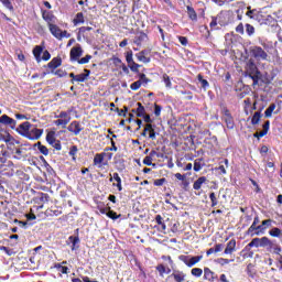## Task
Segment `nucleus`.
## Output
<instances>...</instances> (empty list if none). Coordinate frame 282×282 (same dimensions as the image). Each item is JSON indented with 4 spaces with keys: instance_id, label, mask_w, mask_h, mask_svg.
Masks as SVG:
<instances>
[{
    "instance_id": "f257e3e1",
    "label": "nucleus",
    "mask_w": 282,
    "mask_h": 282,
    "mask_svg": "<svg viewBox=\"0 0 282 282\" xmlns=\"http://www.w3.org/2000/svg\"><path fill=\"white\" fill-rule=\"evenodd\" d=\"M180 261H182L183 263H185V265H187V268H193V265H197V263H199V261H202V259H204V256H180L178 257Z\"/></svg>"
},
{
    "instance_id": "f03ea898",
    "label": "nucleus",
    "mask_w": 282,
    "mask_h": 282,
    "mask_svg": "<svg viewBox=\"0 0 282 282\" xmlns=\"http://www.w3.org/2000/svg\"><path fill=\"white\" fill-rule=\"evenodd\" d=\"M248 246L249 248H268V246H272V241L268 237L254 238Z\"/></svg>"
},
{
    "instance_id": "7ed1b4c3",
    "label": "nucleus",
    "mask_w": 282,
    "mask_h": 282,
    "mask_svg": "<svg viewBox=\"0 0 282 282\" xmlns=\"http://www.w3.org/2000/svg\"><path fill=\"white\" fill-rule=\"evenodd\" d=\"M251 54L257 61H268V53H265L261 46L251 48Z\"/></svg>"
},
{
    "instance_id": "20e7f679",
    "label": "nucleus",
    "mask_w": 282,
    "mask_h": 282,
    "mask_svg": "<svg viewBox=\"0 0 282 282\" xmlns=\"http://www.w3.org/2000/svg\"><path fill=\"white\" fill-rule=\"evenodd\" d=\"M247 69L250 78L253 80V85H259V70H257V65H254V63H249Z\"/></svg>"
},
{
    "instance_id": "39448f33",
    "label": "nucleus",
    "mask_w": 282,
    "mask_h": 282,
    "mask_svg": "<svg viewBox=\"0 0 282 282\" xmlns=\"http://www.w3.org/2000/svg\"><path fill=\"white\" fill-rule=\"evenodd\" d=\"M0 124H4L6 127H10V129L17 128V120L10 118L8 115H2L0 117Z\"/></svg>"
},
{
    "instance_id": "423d86ee",
    "label": "nucleus",
    "mask_w": 282,
    "mask_h": 282,
    "mask_svg": "<svg viewBox=\"0 0 282 282\" xmlns=\"http://www.w3.org/2000/svg\"><path fill=\"white\" fill-rule=\"evenodd\" d=\"M150 52L148 50H143L139 53L135 54V58L137 61H139V63H151V57H149Z\"/></svg>"
},
{
    "instance_id": "0eeeda50",
    "label": "nucleus",
    "mask_w": 282,
    "mask_h": 282,
    "mask_svg": "<svg viewBox=\"0 0 282 282\" xmlns=\"http://www.w3.org/2000/svg\"><path fill=\"white\" fill-rule=\"evenodd\" d=\"M83 56V47L80 45L74 46L70 50V61H78Z\"/></svg>"
},
{
    "instance_id": "6e6552de",
    "label": "nucleus",
    "mask_w": 282,
    "mask_h": 282,
    "mask_svg": "<svg viewBox=\"0 0 282 282\" xmlns=\"http://www.w3.org/2000/svg\"><path fill=\"white\" fill-rule=\"evenodd\" d=\"M41 135H43V129L33 128L29 130L26 138H29V140H39Z\"/></svg>"
},
{
    "instance_id": "1a4fd4ad",
    "label": "nucleus",
    "mask_w": 282,
    "mask_h": 282,
    "mask_svg": "<svg viewBox=\"0 0 282 282\" xmlns=\"http://www.w3.org/2000/svg\"><path fill=\"white\" fill-rule=\"evenodd\" d=\"M67 129L70 133H74V135H78L80 131H83V127H80V122L78 121H73Z\"/></svg>"
},
{
    "instance_id": "9d476101",
    "label": "nucleus",
    "mask_w": 282,
    "mask_h": 282,
    "mask_svg": "<svg viewBox=\"0 0 282 282\" xmlns=\"http://www.w3.org/2000/svg\"><path fill=\"white\" fill-rule=\"evenodd\" d=\"M48 30L51 32V34L53 36H55V39H58V41H61V32L63 30H61V28H58V25L54 24V23H48Z\"/></svg>"
},
{
    "instance_id": "9b49d317",
    "label": "nucleus",
    "mask_w": 282,
    "mask_h": 282,
    "mask_svg": "<svg viewBox=\"0 0 282 282\" xmlns=\"http://www.w3.org/2000/svg\"><path fill=\"white\" fill-rule=\"evenodd\" d=\"M78 243H80V238L77 236H69L67 245H70L72 250H78Z\"/></svg>"
},
{
    "instance_id": "f8f14e48",
    "label": "nucleus",
    "mask_w": 282,
    "mask_h": 282,
    "mask_svg": "<svg viewBox=\"0 0 282 282\" xmlns=\"http://www.w3.org/2000/svg\"><path fill=\"white\" fill-rule=\"evenodd\" d=\"M30 122L25 121L19 126L18 131L19 133H21V135H24V138H26V135L30 133Z\"/></svg>"
},
{
    "instance_id": "ddd939ff",
    "label": "nucleus",
    "mask_w": 282,
    "mask_h": 282,
    "mask_svg": "<svg viewBox=\"0 0 282 282\" xmlns=\"http://www.w3.org/2000/svg\"><path fill=\"white\" fill-rule=\"evenodd\" d=\"M175 282H184L186 280V273L183 271H173L171 274Z\"/></svg>"
},
{
    "instance_id": "4468645a",
    "label": "nucleus",
    "mask_w": 282,
    "mask_h": 282,
    "mask_svg": "<svg viewBox=\"0 0 282 282\" xmlns=\"http://www.w3.org/2000/svg\"><path fill=\"white\" fill-rule=\"evenodd\" d=\"M155 155H158V152L151 151L150 154L143 159V164H145V166H155V164H153V158H155Z\"/></svg>"
},
{
    "instance_id": "2eb2a0df",
    "label": "nucleus",
    "mask_w": 282,
    "mask_h": 282,
    "mask_svg": "<svg viewBox=\"0 0 282 282\" xmlns=\"http://www.w3.org/2000/svg\"><path fill=\"white\" fill-rule=\"evenodd\" d=\"M237 248V241L235 239H231L225 249V254H232Z\"/></svg>"
},
{
    "instance_id": "dca6fc26",
    "label": "nucleus",
    "mask_w": 282,
    "mask_h": 282,
    "mask_svg": "<svg viewBox=\"0 0 282 282\" xmlns=\"http://www.w3.org/2000/svg\"><path fill=\"white\" fill-rule=\"evenodd\" d=\"M90 73L91 72L89 69H85L84 73L76 75L75 83H85V80H87V78H89Z\"/></svg>"
},
{
    "instance_id": "f3484780",
    "label": "nucleus",
    "mask_w": 282,
    "mask_h": 282,
    "mask_svg": "<svg viewBox=\"0 0 282 282\" xmlns=\"http://www.w3.org/2000/svg\"><path fill=\"white\" fill-rule=\"evenodd\" d=\"M224 120L228 129H235V121L232 120V116H230V112H225Z\"/></svg>"
},
{
    "instance_id": "a211bd4d",
    "label": "nucleus",
    "mask_w": 282,
    "mask_h": 282,
    "mask_svg": "<svg viewBox=\"0 0 282 282\" xmlns=\"http://www.w3.org/2000/svg\"><path fill=\"white\" fill-rule=\"evenodd\" d=\"M147 41H149V36L145 33H139L134 39L135 45H142L143 43H147Z\"/></svg>"
},
{
    "instance_id": "6ab92c4d",
    "label": "nucleus",
    "mask_w": 282,
    "mask_h": 282,
    "mask_svg": "<svg viewBox=\"0 0 282 282\" xmlns=\"http://www.w3.org/2000/svg\"><path fill=\"white\" fill-rule=\"evenodd\" d=\"M70 121H72V118H67V119L58 118L57 120L54 121V124L56 127H62V129H66L67 124H69Z\"/></svg>"
},
{
    "instance_id": "aec40b11",
    "label": "nucleus",
    "mask_w": 282,
    "mask_h": 282,
    "mask_svg": "<svg viewBox=\"0 0 282 282\" xmlns=\"http://www.w3.org/2000/svg\"><path fill=\"white\" fill-rule=\"evenodd\" d=\"M262 129L263 130L261 132L254 134L256 138H263V135H268V131H270V121H265Z\"/></svg>"
},
{
    "instance_id": "412c9836",
    "label": "nucleus",
    "mask_w": 282,
    "mask_h": 282,
    "mask_svg": "<svg viewBox=\"0 0 282 282\" xmlns=\"http://www.w3.org/2000/svg\"><path fill=\"white\" fill-rule=\"evenodd\" d=\"M102 162H105V153L96 154L94 158V164L95 166H102Z\"/></svg>"
},
{
    "instance_id": "4be33fe9",
    "label": "nucleus",
    "mask_w": 282,
    "mask_h": 282,
    "mask_svg": "<svg viewBox=\"0 0 282 282\" xmlns=\"http://www.w3.org/2000/svg\"><path fill=\"white\" fill-rule=\"evenodd\" d=\"M42 17L44 21H47V23H54V20L56 19L54 14L50 11H43Z\"/></svg>"
},
{
    "instance_id": "5701e85b",
    "label": "nucleus",
    "mask_w": 282,
    "mask_h": 282,
    "mask_svg": "<svg viewBox=\"0 0 282 282\" xmlns=\"http://www.w3.org/2000/svg\"><path fill=\"white\" fill-rule=\"evenodd\" d=\"M41 54H43V47H41V46H35V47L33 48V55H34L35 61H36L37 63H41V61H42Z\"/></svg>"
},
{
    "instance_id": "b1692460",
    "label": "nucleus",
    "mask_w": 282,
    "mask_h": 282,
    "mask_svg": "<svg viewBox=\"0 0 282 282\" xmlns=\"http://www.w3.org/2000/svg\"><path fill=\"white\" fill-rule=\"evenodd\" d=\"M206 182V177L205 176H200L197 181L194 182L193 184V188L194 191H199V188H202V186L205 184Z\"/></svg>"
},
{
    "instance_id": "393cba45",
    "label": "nucleus",
    "mask_w": 282,
    "mask_h": 282,
    "mask_svg": "<svg viewBox=\"0 0 282 282\" xmlns=\"http://www.w3.org/2000/svg\"><path fill=\"white\" fill-rule=\"evenodd\" d=\"M73 23L74 25H80L85 23V15L83 14V12H79L75 15Z\"/></svg>"
},
{
    "instance_id": "a878e982",
    "label": "nucleus",
    "mask_w": 282,
    "mask_h": 282,
    "mask_svg": "<svg viewBox=\"0 0 282 282\" xmlns=\"http://www.w3.org/2000/svg\"><path fill=\"white\" fill-rule=\"evenodd\" d=\"M145 131H148L150 140H155V129H153V124L147 123Z\"/></svg>"
},
{
    "instance_id": "bb28decb",
    "label": "nucleus",
    "mask_w": 282,
    "mask_h": 282,
    "mask_svg": "<svg viewBox=\"0 0 282 282\" xmlns=\"http://www.w3.org/2000/svg\"><path fill=\"white\" fill-rule=\"evenodd\" d=\"M274 109H276V104H271L268 109L264 111L265 118H272V113H274Z\"/></svg>"
},
{
    "instance_id": "cd10ccee",
    "label": "nucleus",
    "mask_w": 282,
    "mask_h": 282,
    "mask_svg": "<svg viewBox=\"0 0 282 282\" xmlns=\"http://www.w3.org/2000/svg\"><path fill=\"white\" fill-rule=\"evenodd\" d=\"M187 14L192 21H197V12H195L193 7L187 6Z\"/></svg>"
},
{
    "instance_id": "c85d7f7f",
    "label": "nucleus",
    "mask_w": 282,
    "mask_h": 282,
    "mask_svg": "<svg viewBox=\"0 0 282 282\" xmlns=\"http://www.w3.org/2000/svg\"><path fill=\"white\" fill-rule=\"evenodd\" d=\"M202 169H204V163H202V159H196L194 161V171L196 173H199V171H202Z\"/></svg>"
},
{
    "instance_id": "c756f323",
    "label": "nucleus",
    "mask_w": 282,
    "mask_h": 282,
    "mask_svg": "<svg viewBox=\"0 0 282 282\" xmlns=\"http://www.w3.org/2000/svg\"><path fill=\"white\" fill-rule=\"evenodd\" d=\"M48 67H51V69H56V67H61V58H53L50 63H48Z\"/></svg>"
},
{
    "instance_id": "7c9ffc66",
    "label": "nucleus",
    "mask_w": 282,
    "mask_h": 282,
    "mask_svg": "<svg viewBox=\"0 0 282 282\" xmlns=\"http://www.w3.org/2000/svg\"><path fill=\"white\" fill-rule=\"evenodd\" d=\"M2 6L7 8V10H10V12L14 11V7L12 6V0H0Z\"/></svg>"
},
{
    "instance_id": "2f4dec72",
    "label": "nucleus",
    "mask_w": 282,
    "mask_h": 282,
    "mask_svg": "<svg viewBox=\"0 0 282 282\" xmlns=\"http://www.w3.org/2000/svg\"><path fill=\"white\" fill-rule=\"evenodd\" d=\"M137 105H138L137 116H138V118H142V116L147 115V112L144 110V106H142L140 102H138Z\"/></svg>"
},
{
    "instance_id": "473e14b6",
    "label": "nucleus",
    "mask_w": 282,
    "mask_h": 282,
    "mask_svg": "<svg viewBox=\"0 0 282 282\" xmlns=\"http://www.w3.org/2000/svg\"><path fill=\"white\" fill-rule=\"evenodd\" d=\"M162 78H163V83H164L165 87L167 89H171L173 87V84L171 83V77H169V75L164 74Z\"/></svg>"
},
{
    "instance_id": "72a5a7b5",
    "label": "nucleus",
    "mask_w": 282,
    "mask_h": 282,
    "mask_svg": "<svg viewBox=\"0 0 282 282\" xmlns=\"http://www.w3.org/2000/svg\"><path fill=\"white\" fill-rule=\"evenodd\" d=\"M37 149H39L40 153H42V155L50 154V150H47V147L41 144V142L37 143Z\"/></svg>"
},
{
    "instance_id": "f704fd0d",
    "label": "nucleus",
    "mask_w": 282,
    "mask_h": 282,
    "mask_svg": "<svg viewBox=\"0 0 282 282\" xmlns=\"http://www.w3.org/2000/svg\"><path fill=\"white\" fill-rule=\"evenodd\" d=\"M46 142H48V144H54L56 142V137H55L54 132L47 133Z\"/></svg>"
},
{
    "instance_id": "c9c22d12",
    "label": "nucleus",
    "mask_w": 282,
    "mask_h": 282,
    "mask_svg": "<svg viewBox=\"0 0 282 282\" xmlns=\"http://www.w3.org/2000/svg\"><path fill=\"white\" fill-rule=\"evenodd\" d=\"M13 158L15 160H25V155H23V151L21 149H17Z\"/></svg>"
},
{
    "instance_id": "e433bc0d",
    "label": "nucleus",
    "mask_w": 282,
    "mask_h": 282,
    "mask_svg": "<svg viewBox=\"0 0 282 282\" xmlns=\"http://www.w3.org/2000/svg\"><path fill=\"white\" fill-rule=\"evenodd\" d=\"M128 67L131 69V72L138 73L140 70V64L132 62L128 64Z\"/></svg>"
},
{
    "instance_id": "4c0bfd02",
    "label": "nucleus",
    "mask_w": 282,
    "mask_h": 282,
    "mask_svg": "<svg viewBox=\"0 0 282 282\" xmlns=\"http://www.w3.org/2000/svg\"><path fill=\"white\" fill-rule=\"evenodd\" d=\"M139 82H141V85H149V83H151V80L147 78V75L143 73L139 75Z\"/></svg>"
},
{
    "instance_id": "58836bf2",
    "label": "nucleus",
    "mask_w": 282,
    "mask_h": 282,
    "mask_svg": "<svg viewBox=\"0 0 282 282\" xmlns=\"http://www.w3.org/2000/svg\"><path fill=\"white\" fill-rule=\"evenodd\" d=\"M89 61H91V55H86L85 57L77 59L79 65H87Z\"/></svg>"
},
{
    "instance_id": "ea45409f",
    "label": "nucleus",
    "mask_w": 282,
    "mask_h": 282,
    "mask_svg": "<svg viewBox=\"0 0 282 282\" xmlns=\"http://www.w3.org/2000/svg\"><path fill=\"white\" fill-rule=\"evenodd\" d=\"M198 83H200L203 89H206L208 87V80L204 79L202 75L197 76Z\"/></svg>"
},
{
    "instance_id": "a19ab883",
    "label": "nucleus",
    "mask_w": 282,
    "mask_h": 282,
    "mask_svg": "<svg viewBox=\"0 0 282 282\" xmlns=\"http://www.w3.org/2000/svg\"><path fill=\"white\" fill-rule=\"evenodd\" d=\"M140 87H142V82L140 80H137L130 85V89H132V91H138Z\"/></svg>"
},
{
    "instance_id": "79ce46f5",
    "label": "nucleus",
    "mask_w": 282,
    "mask_h": 282,
    "mask_svg": "<svg viewBox=\"0 0 282 282\" xmlns=\"http://www.w3.org/2000/svg\"><path fill=\"white\" fill-rule=\"evenodd\" d=\"M191 273L193 276L199 278V276H202V274H204V271L199 268H194V269H192Z\"/></svg>"
},
{
    "instance_id": "37998d69",
    "label": "nucleus",
    "mask_w": 282,
    "mask_h": 282,
    "mask_svg": "<svg viewBox=\"0 0 282 282\" xmlns=\"http://www.w3.org/2000/svg\"><path fill=\"white\" fill-rule=\"evenodd\" d=\"M259 120H261V112H254V115L251 119V123L252 124H259Z\"/></svg>"
},
{
    "instance_id": "c03bdc74",
    "label": "nucleus",
    "mask_w": 282,
    "mask_h": 282,
    "mask_svg": "<svg viewBox=\"0 0 282 282\" xmlns=\"http://www.w3.org/2000/svg\"><path fill=\"white\" fill-rule=\"evenodd\" d=\"M126 61H127L128 65H130L131 63H134L132 51H129V52L126 53Z\"/></svg>"
},
{
    "instance_id": "a18cd8bd",
    "label": "nucleus",
    "mask_w": 282,
    "mask_h": 282,
    "mask_svg": "<svg viewBox=\"0 0 282 282\" xmlns=\"http://www.w3.org/2000/svg\"><path fill=\"white\" fill-rule=\"evenodd\" d=\"M269 235L271 237H281V229L279 228H273L269 231Z\"/></svg>"
},
{
    "instance_id": "49530a36",
    "label": "nucleus",
    "mask_w": 282,
    "mask_h": 282,
    "mask_svg": "<svg viewBox=\"0 0 282 282\" xmlns=\"http://www.w3.org/2000/svg\"><path fill=\"white\" fill-rule=\"evenodd\" d=\"M246 32L248 36H252V34H254V26H252V24H246Z\"/></svg>"
},
{
    "instance_id": "de8ad7c7",
    "label": "nucleus",
    "mask_w": 282,
    "mask_h": 282,
    "mask_svg": "<svg viewBox=\"0 0 282 282\" xmlns=\"http://www.w3.org/2000/svg\"><path fill=\"white\" fill-rule=\"evenodd\" d=\"M57 118H59L61 120H67V118H72V115H69V112H67V111H62V112H59Z\"/></svg>"
},
{
    "instance_id": "09e8293b",
    "label": "nucleus",
    "mask_w": 282,
    "mask_h": 282,
    "mask_svg": "<svg viewBox=\"0 0 282 282\" xmlns=\"http://www.w3.org/2000/svg\"><path fill=\"white\" fill-rule=\"evenodd\" d=\"M76 153H78V148L76 145H73L69 150V155H72L74 161H76Z\"/></svg>"
},
{
    "instance_id": "8fccbe9b",
    "label": "nucleus",
    "mask_w": 282,
    "mask_h": 282,
    "mask_svg": "<svg viewBox=\"0 0 282 282\" xmlns=\"http://www.w3.org/2000/svg\"><path fill=\"white\" fill-rule=\"evenodd\" d=\"M263 226H267V227L272 226V220L271 219L263 220L262 225L257 227V230H263L264 229Z\"/></svg>"
},
{
    "instance_id": "3c124183",
    "label": "nucleus",
    "mask_w": 282,
    "mask_h": 282,
    "mask_svg": "<svg viewBox=\"0 0 282 282\" xmlns=\"http://www.w3.org/2000/svg\"><path fill=\"white\" fill-rule=\"evenodd\" d=\"M158 272H160L161 276H164V274H166V267H164L163 264H160L156 267Z\"/></svg>"
},
{
    "instance_id": "603ef678",
    "label": "nucleus",
    "mask_w": 282,
    "mask_h": 282,
    "mask_svg": "<svg viewBox=\"0 0 282 282\" xmlns=\"http://www.w3.org/2000/svg\"><path fill=\"white\" fill-rule=\"evenodd\" d=\"M209 199L212 202V206H217L218 202H217V196L215 195V193L209 194Z\"/></svg>"
},
{
    "instance_id": "864d4df0",
    "label": "nucleus",
    "mask_w": 282,
    "mask_h": 282,
    "mask_svg": "<svg viewBox=\"0 0 282 282\" xmlns=\"http://www.w3.org/2000/svg\"><path fill=\"white\" fill-rule=\"evenodd\" d=\"M107 217H109L110 219H118V214H116V212L109 209L107 213Z\"/></svg>"
},
{
    "instance_id": "5fc2aeb1",
    "label": "nucleus",
    "mask_w": 282,
    "mask_h": 282,
    "mask_svg": "<svg viewBox=\"0 0 282 282\" xmlns=\"http://www.w3.org/2000/svg\"><path fill=\"white\" fill-rule=\"evenodd\" d=\"M122 182V180L120 178V175L118 173H113L112 177L110 178V182Z\"/></svg>"
},
{
    "instance_id": "6e6d98bb",
    "label": "nucleus",
    "mask_w": 282,
    "mask_h": 282,
    "mask_svg": "<svg viewBox=\"0 0 282 282\" xmlns=\"http://www.w3.org/2000/svg\"><path fill=\"white\" fill-rule=\"evenodd\" d=\"M41 58L42 61H50V58H52V55L50 54V52L45 51Z\"/></svg>"
},
{
    "instance_id": "4d7b16f0",
    "label": "nucleus",
    "mask_w": 282,
    "mask_h": 282,
    "mask_svg": "<svg viewBox=\"0 0 282 282\" xmlns=\"http://www.w3.org/2000/svg\"><path fill=\"white\" fill-rule=\"evenodd\" d=\"M217 261H218V263H219L220 265H228V263H230V260L225 259V258H220V259H218Z\"/></svg>"
},
{
    "instance_id": "13d9d810",
    "label": "nucleus",
    "mask_w": 282,
    "mask_h": 282,
    "mask_svg": "<svg viewBox=\"0 0 282 282\" xmlns=\"http://www.w3.org/2000/svg\"><path fill=\"white\" fill-rule=\"evenodd\" d=\"M162 113V107L155 105L154 106V116H160Z\"/></svg>"
},
{
    "instance_id": "bf43d9fd",
    "label": "nucleus",
    "mask_w": 282,
    "mask_h": 282,
    "mask_svg": "<svg viewBox=\"0 0 282 282\" xmlns=\"http://www.w3.org/2000/svg\"><path fill=\"white\" fill-rule=\"evenodd\" d=\"M111 207H99V213H101V215H107V213H109Z\"/></svg>"
},
{
    "instance_id": "052dcab7",
    "label": "nucleus",
    "mask_w": 282,
    "mask_h": 282,
    "mask_svg": "<svg viewBox=\"0 0 282 282\" xmlns=\"http://www.w3.org/2000/svg\"><path fill=\"white\" fill-rule=\"evenodd\" d=\"M141 118H143L144 122H147L148 124H151V122H153V120L151 119V116L149 115H144Z\"/></svg>"
},
{
    "instance_id": "680f3d73",
    "label": "nucleus",
    "mask_w": 282,
    "mask_h": 282,
    "mask_svg": "<svg viewBox=\"0 0 282 282\" xmlns=\"http://www.w3.org/2000/svg\"><path fill=\"white\" fill-rule=\"evenodd\" d=\"M72 34H69L67 31H61V40L63 39H69Z\"/></svg>"
},
{
    "instance_id": "e2e57ef3",
    "label": "nucleus",
    "mask_w": 282,
    "mask_h": 282,
    "mask_svg": "<svg viewBox=\"0 0 282 282\" xmlns=\"http://www.w3.org/2000/svg\"><path fill=\"white\" fill-rule=\"evenodd\" d=\"M236 32H237L238 34H243V24H242V23H240V24L237 25Z\"/></svg>"
},
{
    "instance_id": "0e129e2a",
    "label": "nucleus",
    "mask_w": 282,
    "mask_h": 282,
    "mask_svg": "<svg viewBox=\"0 0 282 282\" xmlns=\"http://www.w3.org/2000/svg\"><path fill=\"white\" fill-rule=\"evenodd\" d=\"M178 41H180L181 45H187L188 44V40L184 36H180Z\"/></svg>"
},
{
    "instance_id": "69168bd1",
    "label": "nucleus",
    "mask_w": 282,
    "mask_h": 282,
    "mask_svg": "<svg viewBox=\"0 0 282 282\" xmlns=\"http://www.w3.org/2000/svg\"><path fill=\"white\" fill-rule=\"evenodd\" d=\"M221 250H224V245H216L214 248L215 252H221Z\"/></svg>"
},
{
    "instance_id": "338daca9",
    "label": "nucleus",
    "mask_w": 282,
    "mask_h": 282,
    "mask_svg": "<svg viewBox=\"0 0 282 282\" xmlns=\"http://www.w3.org/2000/svg\"><path fill=\"white\" fill-rule=\"evenodd\" d=\"M165 180L164 178H160L154 181V186H162V184H164Z\"/></svg>"
},
{
    "instance_id": "774afa93",
    "label": "nucleus",
    "mask_w": 282,
    "mask_h": 282,
    "mask_svg": "<svg viewBox=\"0 0 282 282\" xmlns=\"http://www.w3.org/2000/svg\"><path fill=\"white\" fill-rule=\"evenodd\" d=\"M162 259H163L164 261H169L170 265H173V260L171 259L170 256H163Z\"/></svg>"
}]
</instances>
